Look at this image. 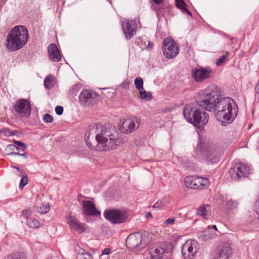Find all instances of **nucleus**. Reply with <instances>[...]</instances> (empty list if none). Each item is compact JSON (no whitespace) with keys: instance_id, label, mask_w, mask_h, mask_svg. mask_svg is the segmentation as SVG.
<instances>
[{"instance_id":"17","label":"nucleus","mask_w":259,"mask_h":259,"mask_svg":"<svg viewBox=\"0 0 259 259\" xmlns=\"http://www.w3.org/2000/svg\"><path fill=\"white\" fill-rule=\"evenodd\" d=\"M67 219V224L72 230L78 233H82L85 231V224L80 223L74 215L68 214Z\"/></svg>"},{"instance_id":"8","label":"nucleus","mask_w":259,"mask_h":259,"mask_svg":"<svg viewBox=\"0 0 259 259\" xmlns=\"http://www.w3.org/2000/svg\"><path fill=\"white\" fill-rule=\"evenodd\" d=\"M146 237L139 233H135L130 235L126 240V246L131 249L141 250L147 244Z\"/></svg>"},{"instance_id":"1","label":"nucleus","mask_w":259,"mask_h":259,"mask_svg":"<svg viewBox=\"0 0 259 259\" xmlns=\"http://www.w3.org/2000/svg\"><path fill=\"white\" fill-rule=\"evenodd\" d=\"M85 136L88 146L91 149L101 151L115 149L120 144L127 141L125 137H118L114 126L107 127L100 124L90 126Z\"/></svg>"},{"instance_id":"30","label":"nucleus","mask_w":259,"mask_h":259,"mask_svg":"<svg viewBox=\"0 0 259 259\" xmlns=\"http://www.w3.org/2000/svg\"><path fill=\"white\" fill-rule=\"evenodd\" d=\"M27 223V225L32 228H38L40 226L39 222L37 220L32 218L28 219Z\"/></svg>"},{"instance_id":"42","label":"nucleus","mask_w":259,"mask_h":259,"mask_svg":"<svg viewBox=\"0 0 259 259\" xmlns=\"http://www.w3.org/2000/svg\"><path fill=\"white\" fill-rule=\"evenodd\" d=\"M28 184V179H21V182L19 185L20 189L23 188V187Z\"/></svg>"},{"instance_id":"48","label":"nucleus","mask_w":259,"mask_h":259,"mask_svg":"<svg viewBox=\"0 0 259 259\" xmlns=\"http://www.w3.org/2000/svg\"><path fill=\"white\" fill-rule=\"evenodd\" d=\"M110 253V250L108 248H105L102 252V255L108 254Z\"/></svg>"},{"instance_id":"22","label":"nucleus","mask_w":259,"mask_h":259,"mask_svg":"<svg viewBox=\"0 0 259 259\" xmlns=\"http://www.w3.org/2000/svg\"><path fill=\"white\" fill-rule=\"evenodd\" d=\"M49 58L54 62H59L61 57L57 46L54 44H51L48 47Z\"/></svg>"},{"instance_id":"52","label":"nucleus","mask_w":259,"mask_h":259,"mask_svg":"<svg viewBox=\"0 0 259 259\" xmlns=\"http://www.w3.org/2000/svg\"><path fill=\"white\" fill-rule=\"evenodd\" d=\"M146 217L147 218H152V214L150 212H147L146 213Z\"/></svg>"},{"instance_id":"46","label":"nucleus","mask_w":259,"mask_h":259,"mask_svg":"<svg viewBox=\"0 0 259 259\" xmlns=\"http://www.w3.org/2000/svg\"><path fill=\"white\" fill-rule=\"evenodd\" d=\"M255 96H257L259 98V79L258 81L257 84L255 87Z\"/></svg>"},{"instance_id":"28","label":"nucleus","mask_w":259,"mask_h":259,"mask_svg":"<svg viewBox=\"0 0 259 259\" xmlns=\"http://www.w3.org/2000/svg\"><path fill=\"white\" fill-rule=\"evenodd\" d=\"M54 84V79L53 76H48L44 80V85L46 88L50 89Z\"/></svg>"},{"instance_id":"35","label":"nucleus","mask_w":259,"mask_h":259,"mask_svg":"<svg viewBox=\"0 0 259 259\" xmlns=\"http://www.w3.org/2000/svg\"><path fill=\"white\" fill-rule=\"evenodd\" d=\"M229 54V52H226L225 55H223L222 56L220 57L219 59H218L215 63L216 65L220 66L222 63H223L225 62V60L226 59Z\"/></svg>"},{"instance_id":"34","label":"nucleus","mask_w":259,"mask_h":259,"mask_svg":"<svg viewBox=\"0 0 259 259\" xmlns=\"http://www.w3.org/2000/svg\"><path fill=\"white\" fill-rule=\"evenodd\" d=\"M237 206V203L236 201L232 200L228 201L226 204V208L230 210L236 208Z\"/></svg>"},{"instance_id":"6","label":"nucleus","mask_w":259,"mask_h":259,"mask_svg":"<svg viewBox=\"0 0 259 259\" xmlns=\"http://www.w3.org/2000/svg\"><path fill=\"white\" fill-rule=\"evenodd\" d=\"M171 250L169 243L160 242L154 244L150 249L149 253L151 259H167L164 256Z\"/></svg>"},{"instance_id":"36","label":"nucleus","mask_w":259,"mask_h":259,"mask_svg":"<svg viewBox=\"0 0 259 259\" xmlns=\"http://www.w3.org/2000/svg\"><path fill=\"white\" fill-rule=\"evenodd\" d=\"M53 117L50 114L47 113L43 117V120L46 123H52L53 121Z\"/></svg>"},{"instance_id":"16","label":"nucleus","mask_w":259,"mask_h":259,"mask_svg":"<svg viewBox=\"0 0 259 259\" xmlns=\"http://www.w3.org/2000/svg\"><path fill=\"white\" fill-rule=\"evenodd\" d=\"M186 187L191 189H204L209 185V179H184Z\"/></svg>"},{"instance_id":"12","label":"nucleus","mask_w":259,"mask_h":259,"mask_svg":"<svg viewBox=\"0 0 259 259\" xmlns=\"http://www.w3.org/2000/svg\"><path fill=\"white\" fill-rule=\"evenodd\" d=\"M197 242L188 240L182 246V253L184 259H193L197 252Z\"/></svg>"},{"instance_id":"21","label":"nucleus","mask_w":259,"mask_h":259,"mask_svg":"<svg viewBox=\"0 0 259 259\" xmlns=\"http://www.w3.org/2000/svg\"><path fill=\"white\" fill-rule=\"evenodd\" d=\"M157 17H163L166 20L170 18L172 15V8L170 6H162L158 8L155 9Z\"/></svg>"},{"instance_id":"14","label":"nucleus","mask_w":259,"mask_h":259,"mask_svg":"<svg viewBox=\"0 0 259 259\" xmlns=\"http://www.w3.org/2000/svg\"><path fill=\"white\" fill-rule=\"evenodd\" d=\"M98 94L91 90H83L79 95V101L84 106L93 105L97 102Z\"/></svg>"},{"instance_id":"10","label":"nucleus","mask_w":259,"mask_h":259,"mask_svg":"<svg viewBox=\"0 0 259 259\" xmlns=\"http://www.w3.org/2000/svg\"><path fill=\"white\" fill-rule=\"evenodd\" d=\"M13 108L20 116L23 118L29 117L31 111L30 102L25 99H20L17 100L13 106Z\"/></svg>"},{"instance_id":"25","label":"nucleus","mask_w":259,"mask_h":259,"mask_svg":"<svg viewBox=\"0 0 259 259\" xmlns=\"http://www.w3.org/2000/svg\"><path fill=\"white\" fill-rule=\"evenodd\" d=\"M175 2L177 8L180 9L182 13L191 15L190 12L186 8L187 5L184 0H175Z\"/></svg>"},{"instance_id":"53","label":"nucleus","mask_w":259,"mask_h":259,"mask_svg":"<svg viewBox=\"0 0 259 259\" xmlns=\"http://www.w3.org/2000/svg\"><path fill=\"white\" fill-rule=\"evenodd\" d=\"M258 203L257 207L256 208V211L258 214H259V198H258Z\"/></svg>"},{"instance_id":"3","label":"nucleus","mask_w":259,"mask_h":259,"mask_svg":"<svg viewBox=\"0 0 259 259\" xmlns=\"http://www.w3.org/2000/svg\"><path fill=\"white\" fill-rule=\"evenodd\" d=\"M221 97L219 88L214 85H211L198 94L196 101L199 106L204 108L205 110L214 111Z\"/></svg>"},{"instance_id":"49","label":"nucleus","mask_w":259,"mask_h":259,"mask_svg":"<svg viewBox=\"0 0 259 259\" xmlns=\"http://www.w3.org/2000/svg\"><path fill=\"white\" fill-rule=\"evenodd\" d=\"M153 2L156 5H160L163 3L164 0H152Z\"/></svg>"},{"instance_id":"27","label":"nucleus","mask_w":259,"mask_h":259,"mask_svg":"<svg viewBox=\"0 0 259 259\" xmlns=\"http://www.w3.org/2000/svg\"><path fill=\"white\" fill-rule=\"evenodd\" d=\"M76 259H93L91 254L83 249H81L78 253Z\"/></svg>"},{"instance_id":"11","label":"nucleus","mask_w":259,"mask_h":259,"mask_svg":"<svg viewBox=\"0 0 259 259\" xmlns=\"http://www.w3.org/2000/svg\"><path fill=\"white\" fill-rule=\"evenodd\" d=\"M212 72L210 67H199L192 70V75L196 82H200L210 78Z\"/></svg>"},{"instance_id":"20","label":"nucleus","mask_w":259,"mask_h":259,"mask_svg":"<svg viewBox=\"0 0 259 259\" xmlns=\"http://www.w3.org/2000/svg\"><path fill=\"white\" fill-rule=\"evenodd\" d=\"M83 213L86 215H97L100 214L95 204L91 201L83 200L82 202Z\"/></svg>"},{"instance_id":"26","label":"nucleus","mask_w":259,"mask_h":259,"mask_svg":"<svg viewBox=\"0 0 259 259\" xmlns=\"http://www.w3.org/2000/svg\"><path fill=\"white\" fill-rule=\"evenodd\" d=\"M4 259H26L25 253L22 252H16L10 254L5 256Z\"/></svg>"},{"instance_id":"47","label":"nucleus","mask_w":259,"mask_h":259,"mask_svg":"<svg viewBox=\"0 0 259 259\" xmlns=\"http://www.w3.org/2000/svg\"><path fill=\"white\" fill-rule=\"evenodd\" d=\"M153 47V42H151L150 41H148V44L146 47V48L148 50H151L152 49Z\"/></svg>"},{"instance_id":"39","label":"nucleus","mask_w":259,"mask_h":259,"mask_svg":"<svg viewBox=\"0 0 259 259\" xmlns=\"http://www.w3.org/2000/svg\"><path fill=\"white\" fill-rule=\"evenodd\" d=\"M16 168L18 171L17 175L19 177H21L22 179L27 178V175L24 171L21 170L18 167H16Z\"/></svg>"},{"instance_id":"32","label":"nucleus","mask_w":259,"mask_h":259,"mask_svg":"<svg viewBox=\"0 0 259 259\" xmlns=\"http://www.w3.org/2000/svg\"><path fill=\"white\" fill-rule=\"evenodd\" d=\"M136 88L139 91L143 89V80L141 77H137L134 81Z\"/></svg>"},{"instance_id":"2","label":"nucleus","mask_w":259,"mask_h":259,"mask_svg":"<svg viewBox=\"0 0 259 259\" xmlns=\"http://www.w3.org/2000/svg\"><path fill=\"white\" fill-rule=\"evenodd\" d=\"M238 111V106L233 99L221 97L214 112L218 120L229 123L236 118Z\"/></svg>"},{"instance_id":"38","label":"nucleus","mask_w":259,"mask_h":259,"mask_svg":"<svg viewBox=\"0 0 259 259\" xmlns=\"http://www.w3.org/2000/svg\"><path fill=\"white\" fill-rule=\"evenodd\" d=\"M164 206L162 204V202L160 201H157L156 203H155V204L153 206V208L155 210H160L163 208Z\"/></svg>"},{"instance_id":"55","label":"nucleus","mask_w":259,"mask_h":259,"mask_svg":"<svg viewBox=\"0 0 259 259\" xmlns=\"http://www.w3.org/2000/svg\"><path fill=\"white\" fill-rule=\"evenodd\" d=\"M207 159H208V160H210V159L209 156L207 157Z\"/></svg>"},{"instance_id":"41","label":"nucleus","mask_w":259,"mask_h":259,"mask_svg":"<svg viewBox=\"0 0 259 259\" xmlns=\"http://www.w3.org/2000/svg\"><path fill=\"white\" fill-rule=\"evenodd\" d=\"M31 214V211L30 209H28L22 211V214L25 218H28Z\"/></svg>"},{"instance_id":"50","label":"nucleus","mask_w":259,"mask_h":259,"mask_svg":"<svg viewBox=\"0 0 259 259\" xmlns=\"http://www.w3.org/2000/svg\"><path fill=\"white\" fill-rule=\"evenodd\" d=\"M10 146H12V147H15V148L17 150L20 151H24V150L25 149H24V148H23V147H22V148H18V147H15V146H14L13 145H10Z\"/></svg>"},{"instance_id":"45","label":"nucleus","mask_w":259,"mask_h":259,"mask_svg":"<svg viewBox=\"0 0 259 259\" xmlns=\"http://www.w3.org/2000/svg\"><path fill=\"white\" fill-rule=\"evenodd\" d=\"M8 155H12V156H14V155H19V156H23L25 157H27V156L25 154H20L19 153H17V152H11V153H10L8 154Z\"/></svg>"},{"instance_id":"29","label":"nucleus","mask_w":259,"mask_h":259,"mask_svg":"<svg viewBox=\"0 0 259 259\" xmlns=\"http://www.w3.org/2000/svg\"><path fill=\"white\" fill-rule=\"evenodd\" d=\"M50 209V205L48 203L42 205L40 206H37L36 207V212L40 214H45L48 212Z\"/></svg>"},{"instance_id":"43","label":"nucleus","mask_w":259,"mask_h":259,"mask_svg":"<svg viewBox=\"0 0 259 259\" xmlns=\"http://www.w3.org/2000/svg\"><path fill=\"white\" fill-rule=\"evenodd\" d=\"M14 143L17 146L24 148V149H26L27 147L25 144L21 142V141H14Z\"/></svg>"},{"instance_id":"19","label":"nucleus","mask_w":259,"mask_h":259,"mask_svg":"<svg viewBox=\"0 0 259 259\" xmlns=\"http://www.w3.org/2000/svg\"><path fill=\"white\" fill-rule=\"evenodd\" d=\"M122 30L127 39H131L135 34L137 30V25L133 21H127L122 24Z\"/></svg>"},{"instance_id":"18","label":"nucleus","mask_w":259,"mask_h":259,"mask_svg":"<svg viewBox=\"0 0 259 259\" xmlns=\"http://www.w3.org/2000/svg\"><path fill=\"white\" fill-rule=\"evenodd\" d=\"M232 253V250L230 245L224 243L218 248L213 259H229Z\"/></svg>"},{"instance_id":"31","label":"nucleus","mask_w":259,"mask_h":259,"mask_svg":"<svg viewBox=\"0 0 259 259\" xmlns=\"http://www.w3.org/2000/svg\"><path fill=\"white\" fill-rule=\"evenodd\" d=\"M140 97L142 99L149 101L152 99V97L150 92H147L144 89L139 91Z\"/></svg>"},{"instance_id":"23","label":"nucleus","mask_w":259,"mask_h":259,"mask_svg":"<svg viewBox=\"0 0 259 259\" xmlns=\"http://www.w3.org/2000/svg\"><path fill=\"white\" fill-rule=\"evenodd\" d=\"M211 206L208 204L201 205L197 210L198 215L207 220L211 215Z\"/></svg>"},{"instance_id":"40","label":"nucleus","mask_w":259,"mask_h":259,"mask_svg":"<svg viewBox=\"0 0 259 259\" xmlns=\"http://www.w3.org/2000/svg\"><path fill=\"white\" fill-rule=\"evenodd\" d=\"M55 111L57 114L61 115L63 112V108L61 106H57L55 108Z\"/></svg>"},{"instance_id":"4","label":"nucleus","mask_w":259,"mask_h":259,"mask_svg":"<svg viewBox=\"0 0 259 259\" xmlns=\"http://www.w3.org/2000/svg\"><path fill=\"white\" fill-rule=\"evenodd\" d=\"M29 37L27 28L22 25L14 27L7 36V48L10 51L21 49L27 42Z\"/></svg>"},{"instance_id":"13","label":"nucleus","mask_w":259,"mask_h":259,"mask_svg":"<svg viewBox=\"0 0 259 259\" xmlns=\"http://www.w3.org/2000/svg\"><path fill=\"white\" fill-rule=\"evenodd\" d=\"M252 170L249 165L244 163H240L236 169L231 168L229 170L231 178H246L251 173Z\"/></svg>"},{"instance_id":"37","label":"nucleus","mask_w":259,"mask_h":259,"mask_svg":"<svg viewBox=\"0 0 259 259\" xmlns=\"http://www.w3.org/2000/svg\"><path fill=\"white\" fill-rule=\"evenodd\" d=\"M175 219L174 218H168L163 222V226L166 227L167 225H172L175 224Z\"/></svg>"},{"instance_id":"9","label":"nucleus","mask_w":259,"mask_h":259,"mask_svg":"<svg viewBox=\"0 0 259 259\" xmlns=\"http://www.w3.org/2000/svg\"><path fill=\"white\" fill-rule=\"evenodd\" d=\"M163 55L167 59L176 57L179 52V47L175 41L169 38H165L162 43Z\"/></svg>"},{"instance_id":"5","label":"nucleus","mask_w":259,"mask_h":259,"mask_svg":"<svg viewBox=\"0 0 259 259\" xmlns=\"http://www.w3.org/2000/svg\"><path fill=\"white\" fill-rule=\"evenodd\" d=\"M183 114L189 122L199 129L202 128L209 120V115L205 111L199 109L193 111V107L190 105H185Z\"/></svg>"},{"instance_id":"51","label":"nucleus","mask_w":259,"mask_h":259,"mask_svg":"<svg viewBox=\"0 0 259 259\" xmlns=\"http://www.w3.org/2000/svg\"><path fill=\"white\" fill-rule=\"evenodd\" d=\"M210 229H214V232H219L217 228V226L215 225H212V226H210Z\"/></svg>"},{"instance_id":"15","label":"nucleus","mask_w":259,"mask_h":259,"mask_svg":"<svg viewBox=\"0 0 259 259\" xmlns=\"http://www.w3.org/2000/svg\"><path fill=\"white\" fill-rule=\"evenodd\" d=\"M140 125V120L138 118H127L121 123V131L123 133L130 134L135 131Z\"/></svg>"},{"instance_id":"54","label":"nucleus","mask_w":259,"mask_h":259,"mask_svg":"<svg viewBox=\"0 0 259 259\" xmlns=\"http://www.w3.org/2000/svg\"><path fill=\"white\" fill-rule=\"evenodd\" d=\"M197 178H200V179H202V178H204L203 177H197Z\"/></svg>"},{"instance_id":"33","label":"nucleus","mask_w":259,"mask_h":259,"mask_svg":"<svg viewBox=\"0 0 259 259\" xmlns=\"http://www.w3.org/2000/svg\"><path fill=\"white\" fill-rule=\"evenodd\" d=\"M16 131H11L8 128H3L0 130V134L7 137L14 136L16 134Z\"/></svg>"},{"instance_id":"7","label":"nucleus","mask_w":259,"mask_h":259,"mask_svg":"<svg viewBox=\"0 0 259 259\" xmlns=\"http://www.w3.org/2000/svg\"><path fill=\"white\" fill-rule=\"evenodd\" d=\"M104 215L105 219L115 224L124 223L127 218L126 211L115 209L105 210Z\"/></svg>"},{"instance_id":"24","label":"nucleus","mask_w":259,"mask_h":259,"mask_svg":"<svg viewBox=\"0 0 259 259\" xmlns=\"http://www.w3.org/2000/svg\"><path fill=\"white\" fill-rule=\"evenodd\" d=\"M218 235L217 233L210 229V226L204 231L199 234V237L203 240H206L209 239L214 238Z\"/></svg>"},{"instance_id":"44","label":"nucleus","mask_w":259,"mask_h":259,"mask_svg":"<svg viewBox=\"0 0 259 259\" xmlns=\"http://www.w3.org/2000/svg\"><path fill=\"white\" fill-rule=\"evenodd\" d=\"M169 200H170V198H169V197L168 196V197H164L161 200H160V201L162 202V204L164 206L167 204L168 203Z\"/></svg>"}]
</instances>
